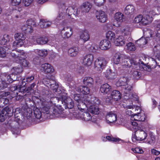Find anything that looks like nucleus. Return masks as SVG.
<instances>
[{
    "mask_svg": "<svg viewBox=\"0 0 160 160\" xmlns=\"http://www.w3.org/2000/svg\"><path fill=\"white\" fill-rule=\"evenodd\" d=\"M145 118V115L143 112H141L140 113L138 112V114H135L131 118L130 124L132 128L137 130L142 128L141 122L144 121Z\"/></svg>",
    "mask_w": 160,
    "mask_h": 160,
    "instance_id": "obj_1",
    "label": "nucleus"
},
{
    "mask_svg": "<svg viewBox=\"0 0 160 160\" xmlns=\"http://www.w3.org/2000/svg\"><path fill=\"white\" fill-rule=\"evenodd\" d=\"M92 101H94V102L96 104L99 103V100L98 98L93 97L90 98L88 97L87 98H84L82 101L78 102L77 105L78 109L81 112V113L84 111L88 108V107L92 104L91 102Z\"/></svg>",
    "mask_w": 160,
    "mask_h": 160,
    "instance_id": "obj_2",
    "label": "nucleus"
},
{
    "mask_svg": "<svg viewBox=\"0 0 160 160\" xmlns=\"http://www.w3.org/2000/svg\"><path fill=\"white\" fill-rule=\"evenodd\" d=\"M153 20L152 16L148 14H146L143 16L142 15H139L134 19V22L136 23H139L142 26H145L151 23Z\"/></svg>",
    "mask_w": 160,
    "mask_h": 160,
    "instance_id": "obj_3",
    "label": "nucleus"
},
{
    "mask_svg": "<svg viewBox=\"0 0 160 160\" xmlns=\"http://www.w3.org/2000/svg\"><path fill=\"white\" fill-rule=\"evenodd\" d=\"M14 37L15 41L13 42L12 47L13 49H16L22 47L24 42L25 36L22 33H17L15 34Z\"/></svg>",
    "mask_w": 160,
    "mask_h": 160,
    "instance_id": "obj_4",
    "label": "nucleus"
},
{
    "mask_svg": "<svg viewBox=\"0 0 160 160\" xmlns=\"http://www.w3.org/2000/svg\"><path fill=\"white\" fill-rule=\"evenodd\" d=\"M108 61L103 58H99L94 62V69L98 72H102L106 67Z\"/></svg>",
    "mask_w": 160,
    "mask_h": 160,
    "instance_id": "obj_5",
    "label": "nucleus"
},
{
    "mask_svg": "<svg viewBox=\"0 0 160 160\" xmlns=\"http://www.w3.org/2000/svg\"><path fill=\"white\" fill-rule=\"evenodd\" d=\"M147 136V133L142 128L135 132V134L132 137V140L142 141L145 140Z\"/></svg>",
    "mask_w": 160,
    "mask_h": 160,
    "instance_id": "obj_6",
    "label": "nucleus"
},
{
    "mask_svg": "<svg viewBox=\"0 0 160 160\" xmlns=\"http://www.w3.org/2000/svg\"><path fill=\"white\" fill-rule=\"evenodd\" d=\"M59 101H61L62 103L66 105L68 108L71 109L73 107L74 102L70 98L67 97L65 95H62L59 98Z\"/></svg>",
    "mask_w": 160,
    "mask_h": 160,
    "instance_id": "obj_7",
    "label": "nucleus"
},
{
    "mask_svg": "<svg viewBox=\"0 0 160 160\" xmlns=\"http://www.w3.org/2000/svg\"><path fill=\"white\" fill-rule=\"evenodd\" d=\"M30 41L33 44H44L47 43L48 39L46 37L33 36L30 39Z\"/></svg>",
    "mask_w": 160,
    "mask_h": 160,
    "instance_id": "obj_8",
    "label": "nucleus"
},
{
    "mask_svg": "<svg viewBox=\"0 0 160 160\" xmlns=\"http://www.w3.org/2000/svg\"><path fill=\"white\" fill-rule=\"evenodd\" d=\"M114 18L118 23L115 24V22H114L113 25L117 27H118L120 26V23L125 21V16L122 13L118 12L115 14Z\"/></svg>",
    "mask_w": 160,
    "mask_h": 160,
    "instance_id": "obj_9",
    "label": "nucleus"
},
{
    "mask_svg": "<svg viewBox=\"0 0 160 160\" xmlns=\"http://www.w3.org/2000/svg\"><path fill=\"white\" fill-rule=\"evenodd\" d=\"M135 107L134 105H128L126 106V114L131 116V118L135 114H138V112L140 113L141 112H142L141 111V109L139 107H136L135 109V113H133L132 110H133V108Z\"/></svg>",
    "mask_w": 160,
    "mask_h": 160,
    "instance_id": "obj_10",
    "label": "nucleus"
},
{
    "mask_svg": "<svg viewBox=\"0 0 160 160\" xmlns=\"http://www.w3.org/2000/svg\"><path fill=\"white\" fill-rule=\"evenodd\" d=\"M106 118L107 123L111 124L115 122L116 121L117 115L115 112L111 111L107 113Z\"/></svg>",
    "mask_w": 160,
    "mask_h": 160,
    "instance_id": "obj_11",
    "label": "nucleus"
},
{
    "mask_svg": "<svg viewBox=\"0 0 160 160\" xmlns=\"http://www.w3.org/2000/svg\"><path fill=\"white\" fill-rule=\"evenodd\" d=\"M55 100H57V98H52L51 99L50 102H45V106L42 108V111L43 113L47 114L50 112L51 109H52L51 107H52L54 104L52 102Z\"/></svg>",
    "mask_w": 160,
    "mask_h": 160,
    "instance_id": "obj_12",
    "label": "nucleus"
},
{
    "mask_svg": "<svg viewBox=\"0 0 160 160\" xmlns=\"http://www.w3.org/2000/svg\"><path fill=\"white\" fill-rule=\"evenodd\" d=\"M93 61V55L89 54L86 55L83 57L82 63L84 66L89 67L92 64Z\"/></svg>",
    "mask_w": 160,
    "mask_h": 160,
    "instance_id": "obj_13",
    "label": "nucleus"
},
{
    "mask_svg": "<svg viewBox=\"0 0 160 160\" xmlns=\"http://www.w3.org/2000/svg\"><path fill=\"white\" fill-rule=\"evenodd\" d=\"M11 55L12 57L15 58H18L20 60L24 59L26 58L25 54L23 51L22 50L19 51L12 50Z\"/></svg>",
    "mask_w": 160,
    "mask_h": 160,
    "instance_id": "obj_14",
    "label": "nucleus"
},
{
    "mask_svg": "<svg viewBox=\"0 0 160 160\" xmlns=\"http://www.w3.org/2000/svg\"><path fill=\"white\" fill-rule=\"evenodd\" d=\"M77 8L73 7H69L66 10V15L67 18H73L78 14Z\"/></svg>",
    "mask_w": 160,
    "mask_h": 160,
    "instance_id": "obj_15",
    "label": "nucleus"
},
{
    "mask_svg": "<svg viewBox=\"0 0 160 160\" xmlns=\"http://www.w3.org/2000/svg\"><path fill=\"white\" fill-rule=\"evenodd\" d=\"M96 17L100 22H105L107 20V16L105 13L102 11H97L96 13Z\"/></svg>",
    "mask_w": 160,
    "mask_h": 160,
    "instance_id": "obj_16",
    "label": "nucleus"
},
{
    "mask_svg": "<svg viewBox=\"0 0 160 160\" xmlns=\"http://www.w3.org/2000/svg\"><path fill=\"white\" fill-rule=\"evenodd\" d=\"M41 70L45 73H51L53 72L54 71L53 67L48 63H45L42 64Z\"/></svg>",
    "mask_w": 160,
    "mask_h": 160,
    "instance_id": "obj_17",
    "label": "nucleus"
},
{
    "mask_svg": "<svg viewBox=\"0 0 160 160\" xmlns=\"http://www.w3.org/2000/svg\"><path fill=\"white\" fill-rule=\"evenodd\" d=\"M111 46L110 42L107 39H104L102 40L100 43L99 47L102 50H107L110 48Z\"/></svg>",
    "mask_w": 160,
    "mask_h": 160,
    "instance_id": "obj_18",
    "label": "nucleus"
},
{
    "mask_svg": "<svg viewBox=\"0 0 160 160\" xmlns=\"http://www.w3.org/2000/svg\"><path fill=\"white\" fill-rule=\"evenodd\" d=\"M132 61L129 58H124L122 59L121 62H120L119 68H130L132 64Z\"/></svg>",
    "mask_w": 160,
    "mask_h": 160,
    "instance_id": "obj_19",
    "label": "nucleus"
},
{
    "mask_svg": "<svg viewBox=\"0 0 160 160\" xmlns=\"http://www.w3.org/2000/svg\"><path fill=\"white\" fill-rule=\"evenodd\" d=\"M92 104H91L88 107L89 111L91 113H92L95 114H98L99 113V108L98 107L96 106H95V105H98V104H96L94 102V101H92ZM100 102H99V103Z\"/></svg>",
    "mask_w": 160,
    "mask_h": 160,
    "instance_id": "obj_20",
    "label": "nucleus"
},
{
    "mask_svg": "<svg viewBox=\"0 0 160 160\" xmlns=\"http://www.w3.org/2000/svg\"><path fill=\"white\" fill-rule=\"evenodd\" d=\"M63 31L65 32L62 36L64 38H68L70 37L72 35L73 30L72 28L70 27H65L62 30V31Z\"/></svg>",
    "mask_w": 160,
    "mask_h": 160,
    "instance_id": "obj_21",
    "label": "nucleus"
},
{
    "mask_svg": "<svg viewBox=\"0 0 160 160\" xmlns=\"http://www.w3.org/2000/svg\"><path fill=\"white\" fill-rule=\"evenodd\" d=\"M127 37L121 36L117 38L115 41V44L117 46H121L124 45L127 41Z\"/></svg>",
    "mask_w": 160,
    "mask_h": 160,
    "instance_id": "obj_22",
    "label": "nucleus"
},
{
    "mask_svg": "<svg viewBox=\"0 0 160 160\" xmlns=\"http://www.w3.org/2000/svg\"><path fill=\"white\" fill-rule=\"evenodd\" d=\"M13 76H15L13 74L8 75L6 73H3L0 76L2 78V80L3 81H6L8 83V82L9 83H12L14 80H13L12 77Z\"/></svg>",
    "mask_w": 160,
    "mask_h": 160,
    "instance_id": "obj_23",
    "label": "nucleus"
},
{
    "mask_svg": "<svg viewBox=\"0 0 160 160\" xmlns=\"http://www.w3.org/2000/svg\"><path fill=\"white\" fill-rule=\"evenodd\" d=\"M76 90L78 92H81L85 95H88L90 92V89L86 86H80L76 88Z\"/></svg>",
    "mask_w": 160,
    "mask_h": 160,
    "instance_id": "obj_24",
    "label": "nucleus"
},
{
    "mask_svg": "<svg viewBox=\"0 0 160 160\" xmlns=\"http://www.w3.org/2000/svg\"><path fill=\"white\" fill-rule=\"evenodd\" d=\"M111 89L110 86L107 83H104L102 85L100 88L101 92L104 94H107L109 93Z\"/></svg>",
    "mask_w": 160,
    "mask_h": 160,
    "instance_id": "obj_25",
    "label": "nucleus"
},
{
    "mask_svg": "<svg viewBox=\"0 0 160 160\" xmlns=\"http://www.w3.org/2000/svg\"><path fill=\"white\" fill-rule=\"evenodd\" d=\"M78 117L86 121L90 120L92 118L91 115L88 112H80Z\"/></svg>",
    "mask_w": 160,
    "mask_h": 160,
    "instance_id": "obj_26",
    "label": "nucleus"
},
{
    "mask_svg": "<svg viewBox=\"0 0 160 160\" xmlns=\"http://www.w3.org/2000/svg\"><path fill=\"white\" fill-rule=\"evenodd\" d=\"M122 55L119 52H117L114 54L113 58V62L116 64H119L120 66V62H122Z\"/></svg>",
    "mask_w": 160,
    "mask_h": 160,
    "instance_id": "obj_27",
    "label": "nucleus"
},
{
    "mask_svg": "<svg viewBox=\"0 0 160 160\" xmlns=\"http://www.w3.org/2000/svg\"><path fill=\"white\" fill-rule=\"evenodd\" d=\"M131 31V28L128 26L125 25L120 29L121 34L123 35L128 36L130 34Z\"/></svg>",
    "mask_w": 160,
    "mask_h": 160,
    "instance_id": "obj_28",
    "label": "nucleus"
},
{
    "mask_svg": "<svg viewBox=\"0 0 160 160\" xmlns=\"http://www.w3.org/2000/svg\"><path fill=\"white\" fill-rule=\"evenodd\" d=\"M111 98L115 101L119 100L121 98V94L118 91L114 90L111 93Z\"/></svg>",
    "mask_w": 160,
    "mask_h": 160,
    "instance_id": "obj_29",
    "label": "nucleus"
},
{
    "mask_svg": "<svg viewBox=\"0 0 160 160\" xmlns=\"http://www.w3.org/2000/svg\"><path fill=\"white\" fill-rule=\"evenodd\" d=\"M129 79L126 77L121 78L117 82L116 84L118 86H123L128 84Z\"/></svg>",
    "mask_w": 160,
    "mask_h": 160,
    "instance_id": "obj_30",
    "label": "nucleus"
},
{
    "mask_svg": "<svg viewBox=\"0 0 160 160\" xmlns=\"http://www.w3.org/2000/svg\"><path fill=\"white\" fill-rule=\"evenodd\" d=\"M92 7L91 4L88 2H85L81 7V10L82 12H88Z\"/></svg>",
    "mask_w": 160,
    "mask_h": 160,
    "instance_id": "obj_31",
    "label": "nucleus"
},
{
    "mask_svg": "<svg viewBox=\"0 0 160 160\" xmlns=\"http://www.w3.org/2000/svg\"><path fill=\"white\" fill-rule=\"evenodd\" d=\"M79 51L77 47H73L69 48L68 51L69 55L71 57H75L79 53Z\"/></svg>",
    "mask_w": 160,
    "mask_h": 160,
    "instance_id": "obj_32",
    "label": "nucleus"
},
{
    "mask_svg": "<svg viewBox=\"0 0 160 160\" xmlns=\"http://www.w3.org/2000/svg\"><path fill=\"white\" fill-rule=\"evenodd\" d=\"M84 84L90 87H93L94 81L92 78L90 77H85L83 80Z\"/></svg>",
    "mask_w": 160,
    "mask_h": 160,
    "instance_id": "obj_33",
    "label": "nucleus"
},
{
    "mask_svg": "<svg viewBox=\"0 0 160 160\" xmlns=\"http://www.w3.org/2000/svg\"><path fill=\"white\" fill-rule=\"evenodd\" d=\"M51 24L52 22H51L43 19L40 20L39 24L40 27L42 28L49 27Z\"/></svg>",
    "mask_w": 160,
    "mask_h": 160,
    "instance_id": "obj_34",
    "label": "nucleus"
},
{
    "mask_svg": "<svg viewBox=\"0 0 160 160\" xmlns=\"http://www.w3.org/2000/svg\"><path fill=\"white\" fill-rule=\"evenodd\" d=\"M10 35L8 34H4L2 37H1L0 44L4 45L9 42L11 38H12Z\"/></svg>",
    "mask_w": 160,
    "mask_h": 160,
    "instance_id": "obj_35",
    "label": "nucleus"
},
{
    "mask_svg": "<svg viewBox=\"0 0 160 160\" xmlns=\"http://www.w3.org/2000/svg\"><path fill=\"white\" fill-rule=\"evenodd\" d=\"M116 74V72H113L111 69L107 70L105 73V77L108 79H112L114 78Z\"/></svg>",
    "mask_w": 160,
    "mask_h": 160,
    "instance_id": "obj_36",
    "label": "nucleus"
},
{
    "mask_svg": "<svg viewBox=\"0 0 160 160\" xmlns=\"http://www.w3.org/2000/svg\"><path fill=\"white\" fill-rule=\"evenodd\" d=\"M66 17V14L64 11L62 9H60L58 14L55 20L56 22H58L60 20L63 19L65 18Z\"/></svg>",
    "mask_w": 160,
    "mask_h": 160,
    "instance_id": "obj_37",
    "label": "nucleus"
},
{
    "mask_svg": "<svg viewBox=\"0 0 160 160\" xmlns=\"http://www.w3.org/2000/svg\"><path fill=\"white\" fill-rule=\"evenodd\" d=\"M2 112V114H5L8 117H10L12 115L13 111L12 108L7 107L3 108Z\"/></svg>",
    "mask_w": 160,
    "mask_h": 160,
    "instance_id": "obj_38",
    "label": "nucleus"
},
{
    "mask_svg": "<svg viewBox=\"0 0 160 160\" xmlns=\"http://www.w3.org/2000/svg\"><path fill=\"white\" fill-rule=\"evenodd\" d=\"M135 11L134 7L130 5H128L125 8L124 12L127 14H132Z\"/></svg>",
    "mask_w": 160,
    "mask_h": 160,
    "instance_id": "obj_39",
    "label": "nucleus"
},
{
    "mask_svg": "<svg viewBox=\"0 0 160 160\" xmlns=\"http://www.w3.org/2000/svg\"><path fill=\"white\" fill-rule=\"evenodd\" d=\"M123 90L124 92L126 94V96L128 95L132 92V87L130 84H127L123 86Z\"/></svg>",
    "mask_w": 160,
    "mask_h": 160,
    "instance_id": "obj_40",
    "label": "nucleus"
},
{
    "mask_svg": "<svg viewBox=\"0 0 160 160\" xmlns=\"http://www.w3.org/2000/svg\"><path fill=\"white\" fill-rule=\"evenodd\" d=\"M80 39L85 42L89 40L90 38V36L87 31H85L80 34Z\"/></svg>",
    "mask_w": 160,
    "mask_h": 160,
    "instance_id": "obj_41",
    "label": "nucleus"
},
{
    "mask_svg": "<svg viewBox=\"0 0 160 160\" xmlns=\"http://www.w3.org/2000/svg\"><path fill=\"white\" fill-rule=\"evenodd\" d=\"M155 56L158 60H160V45L155 46L153 49Z\"/></svg>",
    "mask_w": 160,
    "mask_h": 160,
    "instance_id": "obj_42",
    "label": "nucleus"
},
{
    "mask_svg": "<svg viewBox=\"0 0 160 160\" xmlns=\"http://www.w3.org/2000/svg\"><path fill=\"white\" fill-rule=\"evenodd\" d=\"M35 52L38 55L44 57L48 54V51L45 49L39 50L36 49L34 50Z\"/></svg>",
    "mask_w": 160,
    "mask_h": 160,
    "instance_id": "obj_43",
    "label": "nucleus"
},
{
    "mask_svg": "<svg viewBox=\"0 0 160 160\" xmlns=\"http://www.w3.org/2000/svg\"><path fill=\"white\" fill-rule=\"evenodd\" d=\"M106 37L108 39L114 41L116 38L115 34L114 32L109 31L107 33Z\"/></svg>",
    "mask_w": 160,
    "mask_h": 160,
    "instance_id": "obj_44",
    "label": "nucleus"
},
{
    "mask_svg": "<svg viewBox=\"0 0 160 160\" xmlns=\"http://www.w3.org/2000/svg\"><path fill=\"white\" fill-rule=\"evenodd\" d=\"M34 116L38 119H40L42 117V113L39 109L37 108H35L33 109Z\"/></svg>",
    "mask_w": 160,
    "mask_h": 160,
    "instance_id": "obj_45",
    "label": "nucleus"
},
{
    "mask_svg": "<svg viewBox=\"0 0 160 160\" xmlns=\"http://www.w3.org/2000/svg\"><path fill=\"white\" fill-rule=\"evenodd\" d=\"M136 42L139 46L141 47L146 44L147 43V41L145 38H142L138 40Z\"/></svg>",
    "mask_w": 160,
    "mask_h": 160,
    "instance_id": "obj_46",
    "label": "nucleus"
},
{
    "mask_svg": "<svg viewBox=\"0 0 160 160\" xmlns=\"http://www.w3.org/2000/svg\"><path fill=\"white\" fill-rule=\"evenodd\" d=\"M8 48L5 46H0V57H4L6 55V51Z\"/></svg>",
    "mask_w": 160,
    "mask_h": 160,
    "instance_id": "obj_47",
    "label": "nucleus"
},
{
    "mask_svg": "<svg viewBox=\"0 0 160 160\" xmlns=\"http://www.w3.org/2000/svg\"><path fill=\"white\" fill-rule=\"evenodd\" d=\"M23 87V86H22L21 85L16 86V85L14 84L10 87V90L11 92L15 91H16L20 92L21 88Z\"/></svg>",
    "mask_w": 160,
    "mask_h": 160,
    "instance_id": "obj_48",
    "label": "nucleus"
},
{
    "mask_svg": "<svg viewBox=\"0 0 160 160\" xmlns=\"http://www.w3.org/2000/svg\"><path fill=\"white\" fill-rule=\"evenodd\" d=\"M34 75H32L31 76H28L26 79H24L22 81V83H23V82H24L25 84H24L23 86H25L26 84V83H25V82H26L28 83H31L34 80Z\"/></svg>",
    "mask_w": 160,
    "mask_h": 160,
    "instance_id": "obj_49",
    "label": "nucleus"
},
{
    "mask_svg": "<svg viewBox=\"0 0 160 160\" xmlns=\"http://www.w3.org/2000/svg\"><path fill=\"white\" fill-rule=\"evenodd\" d=\"M132 74V78L138 79L139 78L141 75L140 72L135 70H132L131 72Z\"/></svg>",
    "mask_w": 160,
    "mask_h": 160,
    "instance_id": "obj_50",
    "label": "nucleus"
},
{
    "mask_svg": "<svg viewBox=\"0 0 160 160\" xmlns=\"http://www.w3.org/2000/svg\"><path fill=\"white\" fill-rule=\"evenodd\" d=\"M126 46L127 49L130 51H134L136 49V47L134 44L132 42L128 43L127 44Z\"/></svg>",
    "mask_w": 160,
    "mask_h": 160,
    "instance_id": "obj_51",
    "label": "nucleus"
},
{
    "mask_svg": "<svg viewBox=\"0 0 160 160\" xmlns=\"http://www.w3.org/2000/svg\"><path fill=\"white\" fill-rule=\"evenodd\" d=\"M54 103V104H53V106L52 107V108L51 109V111L52 112L53 114L57 115V114L60 113L61 112V111L57 107L55 106V103Z\"/></svg>",
    "mask_w": 160,
    "mask_h": 160,
    "instance_id": "obj_52",
    "label": "nucleus"
},
{
    "mask_svg": "<svg viewBox=\"0 0 160 160\" xmlns=\"http://www.w3.org/2000/svg\"><path fill=\"white\" fill-rule=\"evenodd\" d=\"M74 99L78 103L84 99L83 97L82 98V95L78 94H75L73 95Z\"/></svg>",
    "mask_w": 160,
    "mask_h": 160,
    "instance_id": "obj_53",
    "label": "nucleus"
},
{
    "mask_svg": "<svg viewBox=\"0 0 160 160\" xmlns=\"http://www.w3.org/2000/svg\"><path fill=\"white\" fill-rule=\"evenodd\" d=\"M8 86V83L6 81L2 80V78L0 77V90L6 88Z\"/></svg>",
    "mask_w": 160,
    "mask_h": 160,
    "instance_id": "obj_54",
    "label": "nucleus"
},
{
    "mask_svg": "<svg viewBox=\"0 0 160 160\" xmlns=\"http://www.w3.org/2000/svg\"><path fill=\"white\" fill-rule=\"evenodd\" d=\"M147 141L148 143L150 144H153L155 142V137L153 135H151L148 137Z\"/></svg>",
    "mask_w": 160,
    "mask_h": 160,
    "instance_id": "obj_55",
    "label": "nucleus"
},
{
    "mask_svg": "<svg viewBox=\"0 0 160 160\" xmlns=\"http://www.w3.org/2000/svg\"><path fill=\"white\" fill-rule=\"evenodd\" d=\"M13 69L15 71V74H17L21 73L22 71V68L21 65H18V67H15L13 68Z\"/></svg>",
    "mask_w": 160,
    "mask_h": 160,
    "instance_id": "obj_56",
    "label": "nucleus"
},
{
    "mask_svg": "<svg viewBox=\"0 0 160 160\" xmlns=\"http://www.w3.org/2000/svg\"><path fill=\"white\" fill-rule=\"evenodd\" d=\"M156 36L157 37H160V20L158 21L156 27Z\"/></svg>",
    "mask_w": 160,
    "mask_h": 160,
    "instance_id": "obj_57",
    "label": "nucleus"
},
{
    "mask_svg": "<svg viewBox=\"0 0 160 160\" xmlns=\"http://www.w3.org/2000/svg\"><path fill=\"white\" fill-rule=\"evenodd\" d=\"M106 139H107L109 141L115 142L118 141L119 140L118 138H115L110 136H107L105 138L104 137L103 140L106 141Z\"/></svg>",
    "mask_w": 160,
    "mask_h": 160,
    "instance_id": "obj_58",
    "label": "nucleus"
},
{
    "mask_svg": "<svg viewBox=\"0 0 160 160\" xmlns=\"http://www.w3.org/2000/svg\"><path fill=\"white\" fill-rule=\"evenodd\" d=\"M128 96L129 98L135 101H137L138 99V97L136 94L132 92L128 94Z\"/></svg>",
    "mask_w": 160,
    "mask_h": 160,
    "instance_id": "obj_59",
    "label": "nucleus"
},
{
    "mask_svg": "<svg viewBox=\"0 0 160 160\" xmlns=\"http://www.w3.org/2000/svg\"><path fill=\"white\" fill-rule=\"evenodd\" d=\"M22 0H11L10 3L12 6H16L19 5Z\"/></svg>",
    "mask_w": 160,
    "mask_h": 160,
    "instance_id": "obj_60",
    "label": "nucleus"
},
{
    "mask_svg": "<svg viewBox=\"0 0 160 160\" xmlns=\"http://www.w3.org/2000/svg\"><path fill=\"white\" fill-rule=\"evenodd\" d=\"M26 24L28 26H31L32 27L34 26H35L36 25L35 21L31 19H28L27 21Z\"/></svg>",
    "mask_w": 160,
    "mask_h": 160,
    "instance_id": "obj_61",
    "label": "nucleus"
},
{
    "mask_svg": "<svg viewBox=\"0 0 160 160\" xmlns=\"http://www.w3.org/2000/svg\"><path fill=\"white\" fill-rule=\"evenodd\" d=\"M43 83L47 87H50V84L51 82V78H44L42 80Z\"/></svg>",
    "mask_w": 160,
    "mask_h": 160,
    "instance_id": "obj_62",
    "label": "nucleus"
},
{
    "mask_svg": "<svg viewBox=\"0 0 160 160\" xmlns=\"http://www.w3.org/2000/svg\"><path fill=\"white\" fill-rule=\"evenodd\" d=\"M106 0H94L95 4L98 6L103 5L105 3Z\"/></svg>",
    "mask_w": 160,
    "mask_h": 160,
    "instance_id": "obj_63",
    "label": "nucleus"
},
{
    "mask_svg": "<svg viewBox=\"0 0 160 160\" xmlns=\"http://www.w3.org/2000/svg\"><path fill=\"white\" fill-rule=\"evenodd\" d=\"M132 150L134 152L141 154L143 153V151L142 149L140 148H132Z\"/></svg>",
    "mask_w": 160,
    "mask_h": 160,
    "instance_id": "obj_64",
    "label": "nucleus"
}]
</instances>
